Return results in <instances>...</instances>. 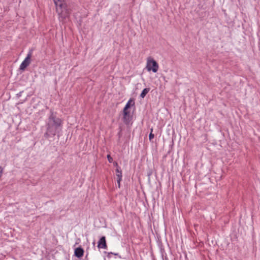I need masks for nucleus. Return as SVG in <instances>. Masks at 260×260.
<instances>
[{
  "instance_id": "obj_1",
  "label": "nucleus",
  "mask_w": 260,
  "mask_h": 260,
  "mask_svg": "<svg viewBox=\"0 0 260 260\" xmlns=\"http://www.w3.org/2000/svg\"><path fill=\"white\" fill-rule=\"evenodd\" d=\"M62 125V121L57 116V113L50 109L45 121L46 131L44 135V137L49 139L55 136L61 129Z\"/></svg>"
},
{
  "instance_id": "obj_2",
  "label": "nucleus",
  "mask_w": 260,
  "mask_h": 260,
  "mask_svg": "<svg viewBox=\"0 0 260 260\" xmlns=\"http://www.w3.org/2000/svg\"><path fill=\"white\" fill-rule=\"evenodd\" d=\"M55 5L60 20L63 21L66 18L69 17L70 10L68 8L67 4L63 1L60 2Z\"/></svg>"
},
{
  "instance_id": "obj_3",
  "label": "nucleus",
  "mask_w": 260,
  "mask_h": 260,
  "mask_svg": "<svg viewBox=\"0 0 260 260\" xmlns=\"http://www.w3.org/2000/svg\"><path fill=\"white\" fill-rule=\"evenodd\" d=\"M146 68L148 71H152L153 73H156L158 70V64L154 59L148 57L147 59Z\"/></svg>"
},
{
  "instance_id": "obj_4",
  "label": "nucleus",
  "mask_w": 260,
  "mask_h": 260,
  "mask_svg": "<svg viewBox=\"0 0 260 260\" xmlns=\"http://www.w3.org/2000/svg\"><path fill=\"white\" fill-rule=\"evenodd\" d=\"M33 50L34 49L32 48L29 50V51L27 54L26 57L22 62L20 66L19 69L20 70L24 71L30 63L31 57L32 56Z\"/></svg>"
},
{
  "instance_id": "obj_5",
  "label": "nucleus",
  "mask_w": 260,
  "mask_h": 260,
  "mask_svg": "<svg viewBox=\"0 0 260 260\" xmlns=\"http://www.w3.org/2000/svg\"><path fill=\"white\" fill-rule=\"evenodd\" d=\"M115 165L116 166H117V168L116 169V179L118 183V186L119 187H120V183L121 180H122V171L120 170V168L118 166V164L115 162Z\"/></svg>"
},
{
  "instance_id": "obj_6",
  "label": "nucleus",
  "mask_w": 260,
  "mask_h": 260,
  "mask_svg": "<svg viewBox=\"0 0 260 260\" xmlns=\"http://www.w3.org/2000/svg\"><path fill=\"white\" fill-rule=\"evenodd\" d=\"M98 247L99 248L106 249L107 245L106 244V237L102 236L98 241Z\"/></svg>"
},
{
  "instance_id": "obj_7",
  "label": "nucleus",
  "mask_w": 260,
  "mask_h": 260,
  "mask_svg": "<svg viewBox=\"0 0 260 260\" xmlns=\"http://www.w3.org/2000/svg\"><path fill=\"white\" fill-rule=\"evenodd\" d=\"M83 254L84 250L82 247H80L75 249L74 254L78 258H81V257H82Z\"/></svg>"
},
{
  "instance_id": "obj_8",
  "label": "nucleus",
  "mask_w": 260,
  "mask_h": 260,
  "mask_svg": "<svg viewBox=\"0 0 260 260\" xmlns=\"http://www.w3.org/2000/svg\"><path fill=\"white\" fill-rule=\"evenodd\" d=\"M135 105V102L132 99H130L126 104L125 105L123 110V113H124V114H126V111H128L127 110L129 109L132 106H133Z\"/></svg>"
},
{
  "instance_id": "obj_9",
  "label": "nucleus",
  "mask_w": 260,
  "mask_h": 260,
  "mask_svg": "<svg viewBox=\"0 0 260 260\" xmlns=\"http://www.w3.org/2000/svg\"><path fill=\"white\" fill-rule=\"evenodd\" d=\"M123 122L125 123V124H128L129 123V121H130V119H129V111H126V114L125 115L124 114V113H123Z\"/></svg>"
},
{
  "instance_id": "obj_10",
  "label": "nucleus",
  "mask_w": 260,
  "mask_h": 260,
  "mask_svg": "<svg viewBox=\"0 0 260 260\" xmlns=\"http://www.w3.org/2000/svg\"><path fill=\"white\" fill-rule=\"evenodd\" d=\"M149 91H150L149 88H144L142 90V91L140 94V97L143 99L144 98L145 96H146V95L149 92Z\"/></svg>"
},
{
  "instance_id": "obj_11",
  "label": "nucleus",
  "mask_w": 260,
  "mask_h": 260,
  "mask_svg": "<svg viewBox=\"0 0 260 260\" xmlns=\"http://www.w3.org/2000/svg\"><path fill=\"white\" fill-rule=\"evenodd\" d=\"M153 129H151V133H150L149 135V140L151 141L154 137V135L152 134Z\"/></svg>"
},
{
  "instance_id": "obj_12",
  "label": "nucleus",
  "mask_w": 260,
  "mask_h": 260,
  "mask_svg": "<svg viewBox=\"0 0 260 260\" xmlns=\"http://www.w3.org/2000/svg\"><path fill=\"white\" fill-rule=\"evenodd\" d=\"M111 254L115 255H118V253H113V252H109L108 253L107 256L109 257H110V255Z\"/></svg>"
},
{
  "instance_id": "obj_13",
  "label": "nucleus",
  "mask_w": 260,
  "mask_h": 260,
  "mask_svg": "<svg viewBox=\"0 0 260 260\" xmlns=\"http://www.w3.org/2000/svg\"><path fill=\"white\" fill-rule=\"evenodd\" d=\"M107 158H108V161L110 162H111L113 160V158L111 157V156L110 155H107Z\"/></svg>"
},
{
  "instance_id": "obj_14",
  "label": "nucleus",
  "mask_w": 260,
  "mask_h": 260,
  "mask_svg": "<svg viewBox=\"0 0 260 260\" xmlns=\"http://www.w3.org/2000/svg\"><path fill=\"white\" fill-rule=\"evenodd\" d=\"M54 4H56L60 2H61V0H53Z\"/></svg>"
},
{
  "instance_id": "obj_15",
  "label": "nucleus",
  "mask_w": 260,
  "mask_h": 260,
  "mask_svg": "<svg viewBox=\"0 0 260 260\" xmlns=\"http://www.w3.org/2000/svg\"><path fill=\"white\" fill-rule=\"evenodd\" d=\"M22 92H23V91H20V92H19L17 94V96H18V97H20V96L21 95V94H22Z\"/></svg>"
},
{
  "instance_id": "obj_16",
  "label": "nucleus",
  "mask_w": 260,
  "mask_h": 260,
  "mask_svg": "<svg viewBox=\"0 0 260 260\" xmlns=\"http://www.w3.org/2000/svg\"><path fill=\"white\" fill-rule=\"evenodd\" d=\"M3 169L0 167V176H1L2 173H3Z\"/></svg>"
},
{
  "instance_id": "obj_17",
  "label": "nucleus",
  "mask_w": 260,
  "mask_h": 260,
  "mask_svg": "<svg viewBox=\"0 0 260 260\" xmlns=\"http://www.w3.org/2000/svg\"><path fill=\"white\" fill-rule=\"evenodd\" d=\"M162 260H169V258L167 256H165L164 258H162Z\"/></svg>"
}]
</instances>
